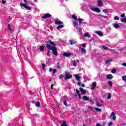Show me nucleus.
Returning a JSON list of instances; mask_svg holds the SVG:
<instances>
[{
  "mask_svg": "<svg viewBox=\"0 0 126 126\" xmlns=\"http://www.w3.org/2000/svg\"><path fill=\"white\" fill-rule=\"evenodd\" d=\"M46 48L48 49V50H51L53 52V55L57 57L58 56V51L57 50V48L55 46H51L50 44L46 45Z\"/></svg>",
  "mask_w": 126,
  "mask_h": 126,
  "instance_id": "obj_1",
  "label": "nucleus"
},
{
  "mask_svg": "<svg viewBox=\"0 0 126 126\" xmlns=\"http://www.w3.org/2000/svg\"><path fill=\"white\" fill-rule=\"evenodd\" d=\"M73 24L75 27H76V29H77L78 31L79 32V36H81L82 35V30H81V28L79 27L78 24L76 22H74Z\"/></svg>",
  "mask_w": 126,
  "mask_h": 126,
  "instance_id": "obj_2",
  "label": "nucleus"
},
{
  "mask_svg": "<svg viewBox=\"0 0 126 126\" xmlns=\"http://www.w3.org/2000/svg\"><path fill=\"white\" fill-rule=\"evenodd\" d=\"M71 78H72V75H70L69 72H67L65 73L64 78L65 80H67V79H70Z\"/></svg>",
  "mask_w": 126,
  "mask_h": 126,
  "instance_id": "obj_3",
  "label": "nucleus"
},
{
  "mask_svg": "<svg viewBox=\"0 0 126 126\" xmlns=\"http://www.w3.org/2000/svg\"><path fill=\"white\" fill-rule=\"evenodd\" d=\"M121 16L123 18V19H121V21H122V22H124V23H126V14L123 13V14H121Z\"/></svg>",
  "mask_w": 126,
  "mask_h": 126,
  "instance_id": "obj_4",
  "label": "nucleus"
},
{
  "mask_svg": "<svg viewBox=\"0 0 126 126\" xmlns=\"http://www.w3.org/2000/svg\"><path fill=\"white\" fill-rule=\"evenodd\" d=\"M62 100L63 105H64L65 107H67V104L66 103V100H67V97L65 96H64L62 97Z\"/></svg>",
  "mask_w": 126,
  "mask_h": 126,
  "instance_id": "obj_5",
  "label": "nucleus"
},
{
  "mask_svg": "<svg viewBox=\"0 0 126 126\" xmlns=\"http://www.w3.org/2000/svg\"><path fill=\"white\" fill-rule=\"evenodd\" d=\"M21 6H23V7H25L26 9H28V10H31L32 8L30 6H28L25 3H22L20 4Z\"/></svg>",
  "mask_w": 126,
  "mask_h": 126,
  "instance_id": "obj_6",
  "label": "nucleus"
},
{
  "mask_svg": "<svg viewBox=\"0 0 126 126\" xmlns=\"http://www.w3.org/2000/svg\"><path fill=\"white\" fill-rule=\"evenodd\" d=\"M52 16V15L49 13H46L42 17V18L43 19H46V18H50Z\"/></svg>",
  "mask_w": 126,
  "mask_h": 126,
  "instance_id": "obj_7",
  "label": "nucleus"
},
{
  "mask_svg": "<svg viewBox=\"0 0 126 126\" xmlns=\"http://www.w3.org/2000/svg\"><path fill=\"white\" fill-rule=\"evenodd\" d=\"M79 89H80V91H81V94H82V95H84V94H86V92H87L86 90H84V89H83L82 88H79Z\"/></svg>",
  "mask_w": 126,
  "mask_h": 126,
  "instance_id": "obj_8",
  "label": "nucleus"
},
{
  "mask_svg": "<svg viewBox=\"0 0 126 126\" xmlns=\"http://www.w3.org/2000/svg\"><path fill=\"white\" fill-rule=\"evenodd\" d=\"M92 10H93V11H94L95 12H97V13L100 12V9L98 7L92 8Z\"/></svg>",
  "mask_w": 126,
  "mask_h": 126,
  "instance_id": "obj_9",
  "label": "nucleus"
},
{
  "mask_svg": "<svg viewBox=\"0 0 126 126\" xmlns=\"http://www.w3.org/2000/svg\"><path fill=\"white\" fill-rule=\"evenodd\" d=\"M55 23L56 25H62L63 24V22L59 20H55Z\"/></svg>",
  "mask_w": 126,
  "mask_h": 126,
  "instance_id": "obj_10",
  "label": "nucleus"
},
{
  "mask_svg": "<svg viewBox=\"0 0 126 126\" xmlns=\"http://www.w3.org/2000/svg\"><path fill=\"white\" fill-rule=\"evenodd\" d=\"M110 117H111L112 118L113 121H115L116 120V114H115V113H114L113 112H112L111 113Z\"/></svg>",
  "mask_w": 126,
  "mask_h": 126,
  "instance_id": "obj_11",
  "label": "nucleus"
},
{
  "mask_svg": "<svg viewBox=\"0 0 126 126\" xmlns=\"http://www.w3.org/2000/svg\"><path fill=\"white\" fill-rule=\"evenodd\" d=\"M63 55V56H64V57H66L67 58H68V57H70L71 53L64 52Z\"/></svg>",
  "mask_w": 126,
  "mask_h": 126,
  "instance_id": "obj_12",
  "label": "nucleus"
},
{
  "mask_svg": "<svg viewBox=\"0 0 126 126\" xmlns=\"http://www.w3.org/2000/svg\"><path fill=\"white\" fill-rule=\"evenodd\" d=\"M95 33L97 34L100 37H103V33H102L101 31H96Z\"/></svg>",
  "mask_w": 126,
  "mask_h": 126,
  "instance_id": "obj_13",
  "label": "nucleus"
},
{
  "mask_svg": "<svg viewBox=\"0 0 126 126\" xmlns=\"http://www.w3.org/2000/svg\"><path fill=\"white\" fill-rule=\"evenodd\" d=\"M72 63H73L74 66H76V65H77V63H79V61L74 60V61H72Z\"/></svg>",
  "mask_w": 126,
  "mask_h": 126,
  "instance_id": "obj_14",
  "label": "nucleus"
},
{
  "mask_svg": "<svg viewBox=\"0 0 126 126\" xmlns=\"http://www.w3.org/2000/svg\"><path fill=\"white\" fill-rule=\"evenodd\" d=\"M69 43L70 45H74V44H76L77 42L74 40H70Z\"/></svg>",
  "mask_w": 126,
  "mask_h": 126,
  "instance_id": "obj_15",
  "label": "nucleus"
},
{
  "mask_svg": "<svg viewBox=\"0 0 126 126\" xmlns=\"http://www.w3.org/2000/svg\"><path fill=\"white\" fill-rule=\"evenodd\" d=\"M81 53H82V54L86 55L87 51H86V50H85V49H84L83 48H81Z\"/></svg>",
  "mask_w": 126,
  "mask_h": 126,
  "instance_id": "obj_16",
  "label": "nucleus"
},
{
  "mask_svg": "<svg viewBox=\"0 0 126 126\" xmlns=\"http://www.w3.org/2000/svg\"><path fill=\"white\" fill-rule=\"evenodd\" d=\"M107 79H112L113 78V75L111 74H108L106 76Z\"/></svg>",
  "mask_w": 126,
  "mask_h": 126,
  "instance_id": "obj_17",
  "label": "nucleus"
},
{
  "mask_svg": "<svg viewBox=\"0 0 126 126\" xmlns=\"http://www.w3.org/2000/svg\"><path fill=\"white\" fill-rule=\"evenodd\" d=\"M76 92L77 93V94L79 99H81V95L80 94H79V90H78V89H76Z\"/></svg>",
  "mask_w": 126,
  "mask_h": 126,
  "instance_id": "obj_18",
  "label": "nucleus"
},
{
  "mask_svg": "<svg viewBox=\"0 0 126 126\" xmlns=\"http://www.w3.org/2000/svg\"><path fill=\"white\" fill-rule=\"evenodd\" d=\"M97 3L98 6H101L102 4H103V2L101 0H98Z\"/></svg>",
  "mask_w": 126,
  "mask_h": 126,
  "instance_id": "obj_19",
  "label": "nucleus"
},
{
  "mask_svg": "<svg viewBox=\"0 0 126 126\" xmlns=\"http://www.w3.org/2000/svg\"><path fill=\"white\" fill-rule=\"evenodd\" d=\"M114 28H115V29H118L119 28H120V25H119V24H114L113 25Z\"/></svg>",
  "mask_w": 126,
  "mask_h": 126,
  "instance_id": "obj_20",
  "label": "nucleus"
},
{
  "mask_svg": "<svg viewBox=\"0 0 126 126\" xmlns=\"http://www.w3.org/2000/svg\"><path fill=\"white\" fill-rule=\"evenodd\" d=\"M84 37H87L89 38H91V36H90V35L89 34V32H86V33H85L84 34Z\"/></svg>",
  "mask_w": 126,
  "mask_h": 126,
  "instance_id": "obj_21",
  "label": "nucleus"
},
{
  "mask_svg": "<svg viewBox=\"0 0 126 126\" xmlns=\"http://www.w3.org/2000/svg\"><path fill=\"white\" fill-rule=\"evenodd\" d=\"M74 76L75 77L76 80H77L78 81L80 79V76H78L77 74L74 75Z\"/></svg>",
  "mask_w": 126,
  "mask_h": 126,
  "instance_id": "obj_22",
  "label": "nucleus"
},
{
  "mask_svg": "<svg viewBox=\"0 0 126 126\" xmlns=\"http://www.w3.org/2000/svg\"><path fill=\"white\" fill-rule=\"evenodd\" d=\"M95 87H96V83L94 82L92 84V87L91 88L92 90H93V89H95Z\"/></svg>",
  "mask_w": 126,
  "mask_h": 126,
  "instance_id": "obj_23",
  "label": "nucleus"
},
{
  "mask_svg": "<svg viewBox=\"0 0 126 126\" xmlns=\"http://www.w3.org/2000/svg\"><path fill=\"white\" fill-rule=\"evenodd\" d=\"M63 28V25H60L57 27V29L59 30V29H62Z\"/></svg>",
  "mask_w": 126,
  "mask_h": 126,
  "instance_id": "obj_24",
  "label": "nucleus"
},
{
  "mask_svg": "<svg viewBox=\"0 0 126 126\" xmlns=\"http://www.w3.org/2000/svg\"><path fill=\"white\" fill-rule=\"evenodd\" d=\"M62 67V64H61V63H57V68H58V69H61Z\"/></svg>",
  "mask_w": 126,
  "mask_h": 126,
  "instance_id": "obj_25",
  "label": "nucleus"
},
{
  "mask_svg": "<svg viewBox=\"0 0 126 126\" xmlns=\"http://www.w3.org/2000/svg\"><path fill=\"white\" fill-rule=\"evenodd\" d=\"M112 59H110L108 60H106L105 61V63H107V64H109V63H111V62H112Z\"/></svg>",
  "mask_w": 126,
  "mask_h": 126,
  "instance_id": "obj_26",
  "label": "nucleus"
},
{
  "mask_svg": "<svg viewBox=\"0 0 126 126\" xmlns=\"http://www.w3.org/2000/svg\"><path fill=\"white\" fill-rule=\"evenodd\" d=\"M83 98L85 101H88V100H89V98L86 95L83 96Z\"/></svg>",
  "mask_w": 126,
  "mask_h": 126,
  "instance_id": "obj_27",
  "label": "nucleus"
},
{
  "mask_svg": "<svg viewBox=\"0 0 126 126\" xmlns=\"http://www.w3.org/2000/svg\"><path fill=\"white\" fill-rule=\"evenodd\" d=\"M102 48H103L104 50H105L106 51H108V50H109V48H108L106 45H103Z\"/></svg>",
  "mask_w": 126,
  "mask_h": 126,
  "instance_id": "obj_28",
  "label": "nucleus"
},
{
  "mask_svg": "<svg viewBox=\"0 0 126 126\" xmlns=\"http://www.w3.org/2000/svg\"><path fill=\"white\" fill-rule=\"evenodd\" d=\"M94 109L96 112H102V110L98 107L94 108Z\"/></svg>",
  "mask_w": 126,
  "mask_h": 126,
  "instance_id": "obj_29",
  "label": "nucleus"
},
{
  "mask_svg": "<svg viewBox=\"0 0 126 126\" xmlns=\"http://www.w3.org/2000/svg\"><path fill=\"white\" fill-rule=\"evenodd\" d=\"M61 126H67V124H66V122H65V121H63V123L61 125Z\"/></svg>",
  "mask_w": 126,
  "mask_h": 126,
  "instance_id": "obj_30",
  "label": "nucleus"
},
{
  "mask_svg": "<svg viewBox=\"0 0 126 126\" xmlns=\"http://www.w3.org/2000/svg\"><path fill=\"white\" fill-rule=\"evenodd\" d=\"M35 106L39 108L40 107V102L37 101L35 103Z\"/></svg>",
  "mask_w": 126,
  "mask_h": 126,
  "instance_id": "obj_31",
  "label": "nucleus"
},
{
  "mask_svg": "<svg viewBox=\"0 0 126 126\" xmlns=\"http://www.w3.org/2000/svg\"><path fill=\"white\" fill-rule=\"evenodd\" d=\"M44 49H45V46H44V45H42L39 47L40 51H43Z\"/></svg>",
  "mask_w": 126,
  "mask_h": 126,
  "instance_id": "obj_32",
  "label": "nucleus"
},
{
  "mask_svg": "<svg viewBox=\"0 0 126 126\" xmlns=\"http://www.w3.org/2000/svg\"><path fill=\"white\" fill-rule=\"evenodd\" d=\"M122 78L123 81H125V82H126V75L122 76Z\"/></svg>",
  "mask_w": 126,
  "mask_h": 126,
  "instance_id": "obj_33",
  "label": "nucleus"
},
{
  "mask_svg": "<svg viewBox=\"0 0 126 126\" xmlns=\"http://www.w3.org/2000/svg\"><path fill=\"white\" fill-rule=\"evenodd\" d=\"M49 43L51 45H53V46H55L56 45V43H55L54 42L52 41V40H49Z\"/></svg>",
  "mask_w": 126,
  "mask_h": 126,
  "instance_id": "obj_34",
  "label": "nucleus"
},
{
  "mask_svg": "<svg viewBox=\"0 0 126 126\" xmlns=\"http://www.w3.org/2000/svg\"><path fill=\"white\" fill-rule=\"evenodd\" d=\"M72 18L73 19H74V20H77V17L75 15H72Z\"/></svg>",
  "mask_w": 126,
  "mask_h": 126,
  "instance_id": "obj_35",
  "label": "nucleus"
},
{
  "mask_svg": "<svg viewBox=\"0 0 126 126\" xmlns=\"http://www.w3.org/2000/svg\"><path fill=\"white\" fill-rule=\"evenodd\" d=\"M79 21V24H81V23H82L83 20H82V18H80V19H78V20Z\"/></svg>",
  "mask_w": 126,
  "mask_h": 126,
  "instance_id": "obj_36",
  "label": "nucleus"
},
{
  "mask_svg": "<svg viewBox=\"0 0 126 126\" xmlns=\"http://www.w3.org/2000/svg\"><path fill=\"white\" fill-rule=\"evenodd\" d=\"M107 84H108V85H110V86H113V82L109 81L108 82Z\"/></svg>",
  "mask_w": 126,
  "mask_h": 126,
  "instance_id": "obj_37",
  "label": "nucleus"
},
{
  "mask_svg": "<svg viewBox=\"0 0 126 126\" xmlns=\"http://www.w3.org/2000/svg\"><path fill=\"white\" fill-rule=\"evenodd\" d=\"M111 98H112V94H108V96H107V98L111 99Z\"/></svg>",
  "mask_w": 126,
  "mask_h": 126,
  "instance_id": "obj_38",
  "label": "nucleus"
},
{
  "mask_svg": "<svg viewBox=\"0 0 126 126\" xmlns=\"http://www.w3.org/2000/svg\"><path fill=\"white\" fill-rule=\"evenodd\" d=\"M89 110H91L92 111H94V107H92V106H89Z\"/></svg>",
  "mask_w": 126,
  "mask_h": 126,
  "instance_id": "obj_39",
  "label": "nucleus"
},
{
  "mask_svg": "<svg viewBox=\"0 0 126 126\" xmlns=\"http://www.w3.org/2000/svg\"><path fill=\"white\" fill-rule=\"evenodd\" d=\"M46 66V64L42 63V67L43 70H45V67Z\"/></svg>",
  "mask_w": 126,
  "mask_h": 126,
  "instance_id": "obj_40",
  "label": "nucleus"
},
{
  "mask_svg": "<svg viewBox=\"0 0 126 126\" xmlns=\"http://www.w3.org/2000/svg\"><path fill=\"white\" fill-rule=\"evenodd\" d=\"M108 9H104L103 10V12L104 13H107L108 12Z\"/></svg>",
  "mask_w": 126,
  "mask_h": 126,
  "instance_id": "obj_41",
  "label": "nucleus"
},
{
  "mask_svg": "<svg viewBox=\"0 0 126 126\" xmlns=\"http://www.w3.org/2000/svg\"><path fill=\"white\" fill-rule=\"evenodd\" d=\"M109 51L110 52H112V53H116V50H115L114 49H110Z\"/></svg>",
  "mask_w": 126,
  "mask_h": 126,
  "instance_id": "obj_42",
  "label": "nucleus"
},
{
  "mask_svg": "<svg viewBox=\"0 0 126 126\" xmlns=\"http://www.w3.org/2000/svg\"><path fill=\"white\" fill-rule=\"evenodd\" d=\"M96 106L97 107H102V105H101V104H99V103H98V102H97V103H96Z\"/></svg>",
  "mask_w": 126,
  "mask_h": 126,
  "instance_id": "obj_43",
  "label": "nucleus"
},
{
  "mask_svg": "<svg viewBox=\"0 0 126 126\" xmlns=\"http://www.w3.org/2000/svg\"><path fill=\"white\" fill-rule=\"evenodd\" d=\"M114 20H120V18L118 16H116L115 17H114Z\"/></svg>",
  "mask_w": 126,
  "mask_h": 126,
  "instance_id": "obj_44",
  "label": "nucleus"
},
{
  "mask_svg": "<svg viewBox=\"0 0 126 126\" xmlns=\"http://www.w3.org/2000/svg\"><path fill=\"white\" fill-rule=\"evenodd\" d=\"M56 72H57V69H53V75H54L55 74V73Z\"/></svg>",
  "mask_w": 126,
  "mask_h": 126,
  "instance_id": "obj_45",
  "label": "nucleus"
},
{
  "mask_svg": "<svg viewBox=\"0 0 126 126\" xmlns=\"http://www.w3.org/2000/svg\"><path fill=\"white\" fill-rule=\"evenodd\" d=\"M8 28L9 30H10V31H11L12 29H11V28H10V24L8 25Z\"/></svg>",
  "mask_w": 126,
  "mask_h": 126,
  "instance_id": "obj_46",
  "label": "nucleus"
},
{
  "mask_svg": "<svg viewBox=\"0 0 126 126\" xmlns=\"http://www.w3.org/2000/svg\"><path fill=\"white\" fill-rule=\"evenodd\" d=\"M112 73H116V69H113L112 70Z\"/></svg>",
  "mask_w": 126,
  "mask_h": 126,
  "instance_id": "obj_47",
  "label": "nucleus"
},
{
  "mask_svg": "<svg viewBox=\"0 0 126 126\" xmlns=\"http://www.w3.org/2000/svg\"><path fill=\"white\" fill-rule=\"evenodd\" d=\"M63 75H60V76L59 77V79H63Z\"/></svg>",
  "mask_w": 126,
  "mask_h": 126,
  "instance_id": "obj_48",
  "label": "nucleus"
},
{
  "mask_svg": "<svg viewBox=\"0 0 126 126\" xmlns=\"http://www.w3.org/2000/svg\"><path fill=\"white\" fill-rule=\"evenodd\" d=\"M47 56H50V51L48 50L47 51Z\"/></svg>",
  "mask_w": 126,
  "mask_h": 126,
  "instance_id": "obj_49",
  "label": "nucleus"
},
{
  "mask_svg": "<svg viewBox=\"0 0 126 126\" xmlns=\"http://www.w3.org/2000/svg\"><path fill=\"white\" fill-rule=\"evenodd\" d=\"M122 65H123V66H126V63H122Z\"/></svg>",
  "mask_w": 126,
  "mask_h": 126,
  "instance_id": "obj_50",
  "label": "nucleus"
},
{
  "mask_svg": "<svg viewBox=\"0 0 126 126\" xmlns=\"http://www.w3.org/2000/svg\"><path fill=\"white\" fill-rule=\"evenodd\" d=\"M82 47H86V45H85V44H82Z\"/></svg>",
  "mask_w": 126,
  "mask_h": 126,
  "instance_id": "obj_51",
  "label": "nucleus"
},
{
  "mask_svg": "<svg viewBox=\"0 0 126 126\" xmlns=\"http://www.w3.org/2000/svg\"><path fill=\"white\" fill-rule=\"evenodd\" d=\"M109 126H113V123L112 122H110L108 124Z\"/></svg>",
  "mask_w": 126,
  "mask_h": 126,
  "instance_id": "obj_52",
  "label": "nucleus"
},
{
  "mask_svg": "<svg viewBox=\"0 0 126 126\" xmlns=\"http://www.w3.org/2000/svg\"><path fill=\"white\" fill-rule=\"evenodd\" d=\"M96 126H102V125L101 124H99V123H97L96 124Z\"/></svg>",
  "mask_w": 126,
  "mask_h": 126,
  "instance_id": "obj_53",
  "label": "nucleus"
},
{
  "mask_svg": "<svg viewBox=\"0 0 126 126\" xmlns=\"http://www.w3.org/2000/svg\"><path fill=\"white\" fill-rule=\"evenodd\" d=\"M49 71H50V72H51V71H53V69L52 68H50Z\"/></svg>",
  "mask_w": 126,
  "mask_h": 126,
  "instance_id": "obj_54",
  "label": "nucleus"
},
{
  "mask_svg": "<svg viewBox=\"0 0 126 126\" xmlns=\"http://www.w3.org/2000/svg\"><path fill=\"white\" fill-rule=\"evenodd\" d=\"M81 87H85V85H84V84H81Z\"/></svg>",
  "mask_w": 126,
  "mask_h": 126,
  "instance_id": "obj_55",
  "label": "nucleus"
},
{
  "mask_svg": "<svg viewBox=\"0 0 126 126\" xmlns=\"http://www.w3.org/2000/svg\"><path fill=\"white\" fill-rule=\"evenodd\" d=\"M78 85H81V82H78Z\"/></svg>",
  "mask_w": 126,
  "mask_h": 126,
  "instance_id": "obj_56",
  "label": "nucleus"
},
{
  "mask_svg": "<svg viewBox=\"0 0 126 126\" xmlns=\"http://www.w3.org/2000/svg\"><path fill=\"white\" fill-rule=\"evenodd\" d=\"M2 3H3L4 4L5 3V1L2 0Z\"/></svg>",
  "mask_w": 126,
  "mask_h": 126,
  "instance_id": "obj_57",
  "label": "nucleus"
},
{
  "mask_svg": "<svg viewBox=\"0 0 126 126\" xmlns=\"http://www.w3.org/2000/svg\"><path fill=\"white\" fill-rule=\"evenodd\" d=\"M24 2H25L26 3V4H27V0H24Z\"/></svg>",
  "mask_w": 126,
  "mask_h": 126,
  "instance_id": "obj_58",
  "label": "nucleus"
},
{
  "mask_svg": "<svg viewBox=\"0 0 126 126\" xmlns=\"http://www.w3.org/2000/svg\"><path fill=\"white\" fill-rule=\"evenodd\" d=\"M74 96H75V97H76V96H77V94H74Z\"/></svg>",
  "mask_w": 126,
  "mask_h": 126,
  "instance_id": "obj_59",
  "label": "nucleus"
},
{
  "mask_svg": "<svg viewBox=\"0 0 126 126\" xmlns=\"http://www.w3.org/2000/svg\"><path fill=\"white\" fill-rule=\"evenodd\" d=\"M51 89H53V85L51 86Z\"/></svg>",
  "mask_w": 126,
  "mask_h": 126,
  "instance_id": "obj_60",
  "label": "nucleus"
},
{
  "mask_svg": "<svg viewBox=\"0 0 126 126\" xmlns=\"http://www.w3.org/2000/svg\"><path fill=\"white\" fill-rule=\"evenodd\" d=\"M32 103H35V101H32Z\"/></svg>",
  "mask_w": 126,
  "mask_h": 126,
  "instance_id": "obj_61",
  "label": "nucleus"
},
{
  "mask_svg": "<svg viewBox=\"0 0 126 126\" xmlns=\"http://www.w3.org/2000/svg\"><path fill=\"white\" fill-rule=\"evenodd\" d=\"M49 81H52V79H50V80H49Z\"/></svg>",
  "mask_w": 126,
  "mask_h": 126,
  "instance_id": "obj_62",
  "label": "nucleus"
},
{
  "mask_svg": "<svg viewBox=\"0 0 126 126\" xmlns=\"http://www.w3.org/2000/svg\"><path fill=\"white\" fill-rule=\"evenodd\" d=\"M124 126H126V123H124Z\"/></svg>",
  "mask_w": 126,
  "mask_h": 126,
  "instance_id": "obj_63",
  "label": "nucleus"
},
{
  "mask_svg": "<svg viewBox=\"0 0 126 126\" xmlns=\"http://www.w3.org/2000/svg\"><path fill=\"white\" fill-rule=\"evenodd\" d=\"M83 126H85V125L83 124Z\"/></svg>",
  "mask_w": 126,
  "mask_h": 126,
  "instance_id": "obj_64",
  "label": "nucleus"
}]
</instances>
